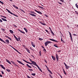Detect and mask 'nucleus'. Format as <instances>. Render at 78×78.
I'll return each instance as SVG.
<instances>
[{"label": "nucleus", "instance_id": "1", "mask_svg": "<svg viewBox=\"0 0 78 78\" xmlns=\"http://www.w3.org/2000/svg\"><path fill=\"white\" fill-rule=\"evenodd\" d=\"M51 42L50 41H47L44 43L45 46H47V45H48V44H51Z\"/></svg>", "mask_w": 78, "mask_h": 78}, {"label": "nucleus", "instance_id": "2", "mask_svg": "<svg viewBox=\"0 0 78 78\" xmlns=\"http://www.w3.org/2000/svg\"><path fill=\"white\" fill-rule=\"evenodd\" d=\"M6 11H8L9 12V13H10V14H12L13 15H14V16H17V15L15 14H14L13 13H12L11 12V11H10L8 9H6Z\"/></svg>", "mask_w": 78, "mask_h": 78}, {"label": "nucleus", "instance_id": "3", "mask_svg": "<svg viewBox=\"0 0 78 78\" xmlns=\"http://www.w3.org/2000/svg\"><path fill=\"white\" fill-rule=\"evenodd\" d=\"M49 40L50 41H53V42H58V41H57V40H55L54 39H49Z\"/></svg>", "mask_w": 78, "mask_h": 78}, {"label": "nucleus", "instance_id": "4", "mask_svg": "<svg viewBox=\"0 0 78 78\" xmlns=\"http://www.w3.org/2000/svg\"><path fill=\"white\" fill-rule=\"evenodd\" d=\"M56 57L57 61H58L59 60V56H58V55L57 54H56Z\"/></svg>", "mask_w": 78, "mask_h": 78}, {"label": "nucleus", "instance_id": "5", "mask_svg": "<svg viewBox=\"0 0 78 78\" xmlns=\"http://www.w3.org/2000/svg\"><path fill=\"white\" fill-rule=\"evenodd\" d=\"M32 62L33 63V65H34V66H37V64L36 63V62L33 61Z\"/></svg>", "mask_w": 78, "mask_h": 78}, {"label": "nucleus", "instance_id": "6", "mask_svg": "<svg viewBox=\"0 0 78 78\" xmlns=\"http://www.w3.org/2000/svg\"><path fill=\"white\" fill-rule=\"evenodd\" d=\"M34 11H35L37 12V13H38V14H42V13L41 12L39 11H37V10L35 9Z\"/></svg>", "mask_w": 78, "mask_h": 78}, {"label": "nucleus", "instance_id": "7", "mask_svg": "<svg viewBox=\"0 0 78 78\" xmlns=\"http://www.w3.org/2000/svg\"><path fill=\"white\" fill-rule=\"evenodd\" d=\"M17 62H19V63L20 64H22V65H24V66H25V65H24V64L22 63V62H21L20 61H19V60H17Z\"/></svg>", "mask_w": 78, "mask_h": 78}, {"label": "nucleus", "instance_id": "8", "mask_svg": "<svg viewBox=\"0 0 78 78\" xmlns=\"http://www.w3.org/2000/svg\"><path fill=\"white\" fill-rule=\"evenodd\" d=\"M51 57L54 61H55V60H56V58H55V57L53 55H52Z\"/></svg>", "mask_w": 78, "mask_h": 78}, {"label": "nucleus", "instance_id": "9", "mask_svg": "<svg viewBox=\"0 0 78 78\" xmlns=\"http://www.w3.org/2000/svg\"><path fill=\"white\" fill-rule=\"evenodd\" d=\"M14 36L15 39H16V41H19V40L17 38V37H16V36L15 35H14Z\"/></svg>", "mask_w": 78, "mask_h": 78}, {"label": "nucleus", "instance_id": "10", "mask_svg": "<svg viewBox=\"0 0 78 78\" xmlns=\"http://www.w3.org/2000/svg\"><path fill=\"white\" fill-rule=\"evenodd\" d=\"M68 32L69 34L70 39H72V34H71V33H70V32L69 31Z\"/></svg>", "mask_w": 78, "mask_h": 78}, {"label": "nucleus", "instance_id": "11", "mask_svg": "<svg viewBox=\"0 0 78 78\" xmlns=\"http://www.w3.org/2000/svg\"><path fill=\"white\" fill-rule=\"evenodd\" d=\"M31 44H32V46H33V47H35V45L34 44V43L32 42H31Z\"/></svg>", "mask_w": 78, "mask_h": 78}, {"label": "nucleus", "instance_id": "12", "mask_svg": "<svg viewBox=\"0 0 78 78\" xmlns=\"http://www.w3.org/2000/svg\"><path fill=\"white\" fill-rule=\"evenodd\" d=\"M0 66L3 69H4V70H5V68L4 67V66H3L2 65H0Z\"/></svg>", "mask_w": 78, "mask_h": 78}, {"label": "nucleus", "instance_id": "13", "mask_svg": "<svg viewBox=\"0 0 78 78\" xmlns=\"http://www.w3.org/2000/svg\"><path fill=\"white\" fill-rule=\"evenodd\" d=\"M18 31H20V32H21V33H23V34H25V32L22 31V30H20V29H18Z\"/></svg>", "mask_w": 78, "mask_h": 78}, {"label": "nucleus", "instance_id": "14", "mask_svg": "<svg viewBox=\"0 0 78 78\" xmlns=\"http://www.w3.org/2000/svg\"><path fill=\"white\" fill-rule=\"evenodd\" d=\"M37 67V68H38V69H39V70H40V71H41V72H42V70H41V69H40V68L39 67V66H38Z\"/></svg>", "mask_w": 78, "mask_h": 78}, {"label": "nucleus", "instance_id": "15", "mask_svg": "<svg viewBox=\"0 0 78 78\" xmlns=\"http://www.w3.org/2000/svg\"><path fill=\"white\" fill-rule=\"evenodd\" d=\"M30 15H31V16H34V17H36V16L35 15L33 14H29Z\"/></svg>", "mask_w": 78, "mask_h": 78}, {"label": "nucleus", "instance_id": "16", "mask_svg": "<svg viewBox=\"0 0 78 78\" xmlns=\"http://www.w3.org/2000/svg\"><path fill=\"white\" fill-rule=\"evenodd\" d=\"M6 61L7 62H8L9 63V64H11V62H10L9 60H8V59H6Z\"/></svg>", "mask_w": 78, "mask_h": 78}, {"label": "nucleus", "instance_id": "17", "mask_svg": "<svg viewBox=\"0 0 78 78\" xmlns=\"http://www.w3.org/2000/svg\"><path fill=\"white\" fill-rule=\"evenodd\" d=\"M5 41H6V43L7 44H9V41L8 39H7L5 40Z\"/></svg>", "mask_w": 78, "mask_h": 78}, {"label": "nucleus", "instance_id": "18", "mask_svg": "<svg viewBox=\"0 0 78 78\" xmlns=\"http://www.w3.org/2000/svg\"><path fill=\"white\" fill-rule=\"evenodd\" d=\"M40 23H41V24H42V25H46V24H45V23H42L41 22H40Z\"/></svg>", "mask_w": 78, "mask_h": 78}, {"label": "nucleus", "instance_id": "19", "mask_svg": "<svg viewBox=\"0 0 78 78\" xmlns=\"http://www.w3.org/2000/svg\"><path fill=\"white\" fill-rule=\"evenodd\" d=\"M2 20H3V21H5V22H7V20H6V19L3 18H2Z\"/></svg>", "mask_w": 78, "mask_h": 78}, {"label": "nucleus", "instance_id": "20", "mask_svg": "<svg viewBox=\"0 0 78 78\" xmlns=\"http://www.w3.org/2000/svg\"><path fill=\"white\" fill-rule=\"evenodd\" d=\"M0 41L2 42H4V43H6L5 42V41H3V39H2L1 38H0Z\"/></svg>", "mask_w": 78, "mask_h": 78}, {"label": "nucleus", "instance_id": "21", "mask_svg": "<svg viewBox=\"0 0 78 78\" xmlns=\"http://www.w3.org/2000/svg\"><path fill=\"white\" fill-rule=\"evenodd\" d=\"M51 32L53 36H55V34H54L53 32V31L52 30L51 31Z\"/></svg>", "mask_w": 78, "mask_h": 78}, {"label": "nucleus", "instance_id": "22", "mask_svg": "<svg viewBox=\"0 0 78 78\" xmlns=\"http://www.w3.org/2000/svg\"><path fill=\"white\" fill-rule=\"evenodd\" d=\"M24 30H25V31H26V33H28V30H27V29H26V28H24Z\"/></svg>", "mask_w": 78, "mask_h": 78}, {"label": "nucleus", "instance_id": "23", "mask_svg": "<svg viewBox=\"0 0 78 78\" xmlns=\"http://www.w3.org/2000/svg\"><path fill=\"white\" fill-rule=\"evenodd\" d=\"M10 32L12 34H13L14 33V32H13V31L11 30H10Z\"/></svg>", "mask_w": 78, "mask_h": 78}, {"label": "nucleus", "instance_id": "24", "mask_svg": "<svg viewBox=\"0 0 78 78\" xmlns=\"http://www.w3.org/2000/svg\"><path fill=\"white\" fill-rule=\"evenodd\" d=\"M23 61H24V62H26V63H28H28H29V62L23 59Z\"/></svg>", "mask_w": 78, "mask_h": 78}, {"label": "nucleus", "instance_id": "25", "mask_svg": "<svg viewBox=\"0 0 78 78\" xmlns=\"http://www.w3.org/2000/svg\"><path fill=\"white\" fill-rule=\"evenodd\" d=\"M61 41L62 42H63V43H64H64H65V41H64L63 40H62V38H61Z\"/></svg>", "mask_w": 78, "mask_h": 78}, {"label": "nucleus", "instance_id": "26", "mask_svg": "<svg viewBox=\"0 0 78 78\" xmlns=\"http://www.w3.org/2000/svg\"><path fill=\"white\" fill-rule=\"evenodd\" d=\"M54 47H56L57 48H58V47L57 46V45L56 44H54Z\"/></svg>", "mask_w": 78, "mask_h": 78}, {"label": "nucleus", "instance_id": "27", "mask_svg": "<svg viewBox=\"0 0 78 78\" xmlns=\"http://www.w3.org/2000/svg\"><path fill=\"white\" fill-rule=\"evenodd\" d=\"M63 70L64 71V73L65 74V75H67V73L66 72V71H65V70H64V69H63Z\"/></svg>", "mask_w": 78, "mask_h": 78}, {"label": "nucleus", "instance_id": "28", "mask_svg": "<svg viewBox=\"0 0 78 78\" xmlns=\"http://www.w3.org/2000/svg\"><path fill=\"white\" fill-rule=\"evenodd\" d=\"M6 71H7L8 72H11V71H10V70L8 69H6Z\"/></svg>", "mask_w": 78, "mask_h": 78}, {"label": "nucleus", "instance_id": "29", "mask_svg": "<svg viewBox=\"0 0 78 78\" xmlns=\"http://www.w3.org/2000/svg\"><path fill=\"white\" fill-rule=\"evenodd\" d=\"M13 48V49L15 50V51H17V52H19V51H18V50H16V49L15 48Z\"/></svg>", "mask_w": 78, "mask_h": 78}, {"label": "nucleus", "instance_id": "30", "mask_svg": "<svg viewBox=\"0 0 78 78\" xmlns=\"http://www.w3.org/2000/svg\"><path fill=\"white\" fill-rule=\"evenodd\" d=\"M31 75H33V76H35L36 75V74L35 73L31 74Z\"/></svg>", "mask_w": 78, "mask_h": 78}, {"label": "nucleus", "instance_id": "31", "mask_svg": "<svg viewBox=\"0 0 78 78\" xmlns=\"http://www.w3.org/2000/svg\"><path fill=\"white\" fill-rule=\"evenodd\" d=\"M1 30H2V31H3L4 32V31H5V29H4L2 28L1 29Z\"/></svg>", "mask_w": 78, "mask_h": 78}, {"label": "nucleus", "instance_id": "32", "mask_svg": "<svg viewBox=\"0 0 78 78\" xmlns=\"http://www.w3.org/2000/svg\"><path fill=\"white\" fill-rule=\"evenodd\" d=\"M39 7L40 8H41V9H44V8L42 7L39 6Z\"/></svg>", "mask_w": 78, "mask_h": 78}, {"label": "nucleus", "instance_id": "33", "mask_svg": "<svg viewBox=\"0 0 78 78\" xmlns=\"http://www.w3.org/2000/svg\"><path fill=\"white\" fill-rule=\"evenodd\" d=\"M31 13H33V14H36V13L34 12H31Z\"/></svg>", "mask_w": 78, "mask_h": 78}, {"label": "nucleus", "instance_id": "34", "mask_svg": "<svg viewBox=\"0 0 78 78\" xmlns=\"http://www.w3.org/2000/svg\"><path fill=\"white\" fill-rule=\"evenodd\" d=\"M39 40L40 41H42V40H43V39L41 38H39Z\"/></svg>", "mask_w": 78, "mask_h": 78}, {"label": "nucleus", "instance_id": "35", "mask_svg": "<svg viewBox=\"0 0 78 78\" xmlns=\"http://www.w3.org/2000/svg\"><path fill=\"white\" fill-rule=\"evenodd\" d=\"M66 66V69H69V66Z\"/></svg>", "mask_w": 78, "mask_h": 78}, {"label": "nucleus", "instance_id": "36", "mask_svg": "<svg viewBox=\"0 0 78 78\" xmlns=\"http://www.w3.org/2000/svg\"><path fill=\"white\" fill-rule=\"evenodd\" d=\"M12 63V64H14V65H15V64L16 63H15L14 62H13L12 61H11V62Z\"/></svg>", "mask_w": 78, "mask_h": 78}, {"label": "nucleus", "instance_id": "37", "mask_svg": "<svg viewBox=\"0 0 78 78\" xmlns=\"http://www.w3.org/2000/svg\"><path fill=\"white\" fill-rule=\"evenodd\" d=\"M0 3L1 4H2V5H3V2H2V1H0Z\"/></svg>", "mask_w": 78, "mask_h": 78}, {"label": "nucleus", "instance_id": "38", "mask_svg": "<svg viewBox=\"0 0 78 78\" xmlns=\"http://www.w3.org/2000/svg\"><path fill=\"white\" fill-rule=\"evenodd\" d=\"M13 26H14V27H15V28H17V26L15 25V24H13Z\"/></svg>", "mask_w": 78, "mask_h": 78}, {"label": "nucleus", "instance_id": "39", "mask_svg": "<svg viewBox=\"0 0 78 78\" xmlns=\"http://www.w3.org/2000/svg\"><path fill=\"white\" fill-rule=\"evenodd\" d=\"M27 51L28 53H30V50H29V49H28V50H27Z\"/></svg>", "mask_w": 78, "mask_h": 78}, {"label": "nucleus", "instance_id": "40", "mask_svg": "<svg viewBox=\"0 0 78 78\" xmlns=\"http://www.w3.org/2000/svg\"><path fill=\"white\" fill-rule=\"evenodd\" d=\"M29 60L30 61V62H32L33 61L31 60V58H29Z\"/></svg>", "mask_w": 78, "mask_h": 78}, {"label": "nucleus", "instance_id": "41", "mask_svg": "<svg viewBox=\"0 0 78 78\" xmlns=\"http://www.w3.org/2000/svg\"><path fill=\"white\" fill-rule=\"evenodd\" d=\"M15 65L16 67H19V66L17 65L16 64V63H15Z\"/></svg>", "mask_w": 78, "mask_h": 78}, {"label": "nucleus", "instance_id": "42", "mask_svg": "<svg viewBox=\"0 0 78 78\" xmlns=\"http://www.w3.org/2000/svg\"><path fill=\"white\" fill-rule=\"evenodd\" d=\"M41 51H40L39 52V55H40V56H41Z\"/></svg>", "mask_w": 78, "mask_h": 78}, {"label": "nucleus", "instance_id": "43", "mask_svg": "<svg viewBox=\"0 0 78 78\" xmlns=\"http://www.w3.org/2000/svg\"><path fill=\"white\" fill-rule=\"evenodd\" d=\"M28 70H29L30 71H33V69H28Z\"/></svg>", "mask_w": 78, "mask_h": 78}, {"label": "nucleus", "instance_id": "44", "mask_svg": "<svg viewBox=\"0 0 78 78\" xmlns=\"http://www.w3.org/2000/svg\"><path fill=\"white\" fill-rule=\"evenodd\" d=\"M8 39H10V40L11 41H12V39H11V38L9 37H8Z\"/></svg>", "mask_w": 78, "mask_h": 78}, {"label": "nucleus", "instance_id": "45", "mask_svg": "<svg viewBox=\"0 0 78 78\" xmlns=\"http://www.w3.org/2000/svg\"><path fill=\"white\" fill-rule=\"evenodd\" d=\"M49 30H50L51 31H52V30H51V28L49 27Z\"/></svg>", "mask_w": 78, "mask_h": 78}, {"label": "nucleus", "instance_id": "46", "mask_svg": "<svg viewBox=\"0 0 78 78\" xmlns=\"http://www.w3.org/2000/svg\"><path fill=\"white\" fill-rule=\"evenodd\" d=\"M43 50H44V51H46V49H45V48L43 49Z\"/></svg>", "mask_w": 78, "mask_h": 78}, {"label": "nucleus", "instance_id": "47", "mask_svg": "<svg viewBox=\"0 0 78 78\" xmlns=\"http://www.w3.org/2000/svg\"><path fill=\"white\" fill-rule=\"evenodd\" d=\"M57 52H58V53H59V52H61L60 50H58V51H57Z\"/></svg>", "mask_w": 78, "mask_h": 78}, {"label": "nucleus", "instance_id": "48", "mask_svg": "<svg viewBox=\"0 0 78 78\" xmlns=\"http://www.w3.org/2000/svg\"><path fill=\"white\" fill-rule=\"evenodd\" d=\"M9 46L11 47H12V48H13V49H14V48H14V47H13L11 45H9Z\"/></svg>", "mask_w": 78, "mask_h": 78}, {"label": "nucleus", "instance_id": "49", "mask_svg": "<svg viewBox=\"0 0 78 78\" xmlns=\"http://www.w3.org/2000/svg\"><path fill=\"white\" fill-rule=\"evenodd\" d=\"M46 17H48V16L47 15H44Z\"/></svg>", "mask_w": 78, "mask_h": 78}, {"label": "nucleus", "instance_id": "50", "mask_svg": "<svg viewBox=\"0 0 78 78\" xmlns=\"http://www.w3.org/2000/svg\"><path fill=\"white\" fill-rule=\"evenodd\" d=\"M0 22H3V21H2L1 19H0Z\"/></svg>", "mask_w": 78, "mask_h": 78}, {"label": "nucleus", "instance_id": "51", "mask_svg": "<svg viewBox=\"0 0 78 78\" xmlns=\"http://www.w3.org/2000/svg\"><path fill=\"white\" fill-rule=\"evenodd\" d=\"M16 9H18V7H17V6H16L15 7Z\"/></svg>", "mask_w": 78, "mask_h": 78}, {"label": "nucleus", "instance_id": "52", "mask_svg": "<svg viewBox=\"0 0 78 78\" xmlns=\"http://www.w3.org/2000/svg\"><path fill=\"white\" fill-rule=\"evenodd\" d=\"M50 77H51V78H53V77H52V76H51V75H50Z\"/></svg>", "mask_w": 78, "mask_h": 78}, {"label": "nucleus", "instance_id": "53", "mask_svg": "<svg viewBox=\"0 0 78 78\" xmlns=\"http://www.w3.org/2000/svg\"><path fill=\"white\" fill-rule=\"evenodd\" d=\"M64 65L65 66H67V65H66V64L65 62H64Z\"/></svg>", "mask_w": 78, "mask_h": 78}, {"label": "nucleus", "instance_id": "54", "mask_svg": "<svg viewBox=\"0 0 78 78\" xmlns=\"http://www.w3.org/2000/svg\"><path fill=\"white\" fill-rule=\"evenodd\" d=\"M76 14H77L78 15V12H77L76 11H75Z\"/></svg>", "mask_w": 78, "mask_h": 78}, {"label": "nucleus", "instance_id": "55", "mask_svg": "<svg viewBox=\"0 0 78 78\" xmlns=\"http://www.w3.org/2000/svg\"><path fill=\"white\" fill-rule=\"evenodd\" d=\"M49 71H50V73L51 74H52V73L51 72V71H50V70H49Z\"/></svg>", "mask_w": 78, "mask_h": 78}, {"label": "nucleus", "instance_id": "56", "mask_svg": "<svg viewBox=\"0 0 78 78\" xmlns=\"http://www.w3.org/2000/svg\"><path fill=\"white\" fill-rule=\"evenodd\" d=\"M3 17L4 18H5V19H6V17H5V16H3Z\"/></svg>", "mask_w": 78, "mask_h": 78}, {"label": "nucleus", "instance_id": "57", "mask_svg": "<svg viewBox=\"0 0 78 78\" xmlns=\"http://www.w3.org/2000/svg\"><path fill=\"white\" fill-rule=\"evenodd\" d=\"M45 31L46 32H47V33H48V30H45Z\"/></svg>", "mask_w": 78, "mask_h": 78}, {"label": "nucleus", "instance_id": "58", "mask_svg": "<svg viewBox=\"0 0 78 78\" xmlns=\"http://www.w3.org/2000/svg\"><path fill=\"white\" fill-rule=\"evenodd\" d=\"M44 61L45 62H46V63H47V61H46V60L45 59Z\"/></svg>", "mask_w": 78, "mask_h": 78}, {"label": "nucleus", "instance_id": "59", "mask_svg": "<svg viewBox=\"0 0 78 78\" xmlns=\"http://www.w3.org/2000/svg\"><path fill=\"white\" fill-rule=\"evenodd\" d=\"M2 74H4V72L3 71H2Z\"/></svg>", "mask_w": 78, "mask_h": 78}, {"label": "nucleus", "instance_id": "60", "mask_svg": "<svg viewBox=\"0 0 78 78\" xmlns=\"http://www.w3.org/2000/svg\"><path fill=\"white\" fill-rule=\"evenodd\" d=\"M58 3H59V4H60V5H62V3H61V2H58Z\"/></svg>", "mask_w": 78, "mask_h": 78}, {"label": "nucleus", "instance_id": "61", "mask_svg": "<svg viewBox=\"0 0 78 78\" xmlns=\"http://www.w3.org/2000/svg\"><path fill=\"white\" fill-rule=\"evenodd\" d=\"M25 49H26V50H27H27H28V48H26Z\"/></svg>", "mask_w": 78, "mask_h": 78}, {"label": "nucleus", "instance_id": "62", "mask_svg": "<svg viewBox=\"0 0 78 78\" xmlns=\"http://www.w3.org/2000/svg\"><path fill=\"white\" fill-rule=\"evenodd\" d=\"M28 67L29 68H31V66H28Z\"/></svg>", "mask_w": 78, "mask_h": 78}, {"label": "nucleus", "instance_id": "63", "mask_svg": "<svg viewBox=\"0 0 78 78\" xmlns=\"http://www.w3.org/2000/svg\"><path fill=\"white\" fill-rule=\"evenodd\" d=\"M13 7H14L15 8V7H16V6H15V5H13Z\"/></svg>", "mask_w": 78, "mask_h": 78}, {"label": "nucleus", "instance_id": "64", "mask_svg": "<svg viewBox=\"0 0 78 78\" xmlns=\"http://www.w3.org/2000/svg\"><path fill=\"white\" fill-rule=\"evenodd\" d=\"M0 76L1 77H2L3 76H2V75H0Z\"/></svg>", "mask_w": 78, "mask_h": 78}]
</instances>
